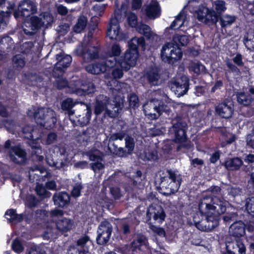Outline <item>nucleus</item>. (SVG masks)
Listing matches in <instances>:
<instances>
[{
  "instance_id": "nucleus-1",
  "label": "nucleus",
  "mask_w": 254,
  "mask_h": 254,
  "mask_svg": "<svg viewBox=\"0 0 254 254\" xmlns=\"http://www.w3.org/2000/svg\"><path fill=\"white\" fill-rule=\"evenodd\" d=\"M113 99L100 95L97 96L94 106V113L96 116L101 114L104 117L115 118L118 116L124 107V96L123 93L114 88H111Z\"/></svg>"
},
{
  "instance_id": "nucleus-2",
  "label": "nucleus",
  "mask_w": 254,
  "mask_h": 254,
  "mask_svg": "<svg viewBox=\"0 0 254 254\" xmlns=\"http://www.w3.org/2000/svg\"><path fill=\"white\" fill-rule=\"evenodd\" d=\"M166 176L160 178L159 185L161 193L165 195H170L178 190L182 177L180 174L171 170H168Z\"/></svg>"
},
{
  "instance_id": "nucleus-3",
  "label": "nucleus",
  "mask_w": 254,
  "mask_h": 254,
  "mask_svg": "<svg viewBox=\"0 0 254 254\" xmlns=\"http://www.w3.org/2000/svg\"><path fill=\"white\" fill-rule=\"evenodd\" d=\"M104 146L103 150L106 155L114 154L118 157H125L131 154L134 148V141L131 136H127L125 147H119L117 144L113 143L110 145L106 142L104 141L102 147Z\"/></svg>"
},
{
  "instance_id": "nucleus-4",
  "label": "nucleus",
  "mask_w": 254,
  "mask_h": 254,
  "mask_svg": "<svg viewBox=\"0 0 254 254\" xmlns=\"http://www.w3.org/2000/svg\"><path fill=\"white\" fill-rule=\"evenodd\" d=\"M34 119L37 124L46 128H53L57 123L55 112L50 108H39L34 113Z\"/></svg>"
},
{
  "instance_id": "nucleus-5",
  "label": "nucleus",
  "mask_w": 254,
  "mask_h": 254,
  "mask_svg": "<svg viewBox=\"0 0 254 254\" xmlns=\"http://www.w3.org/2000/svg\"><path fill=\"white\" fill-rule=\"evenodd\" d=\"M172 125V129L175 135V140L183 142L186 139V129L187 124L182 117L177 114L171 120Z\"/></svg>"
},
{
  "instance_id": "nucleus-6",
  "label": "nucleus",
  "mask_w": 254,
  "mask_h": 254,
  "mask_svg": "<svg viewBox=\"0 0 254 254\" xmlns=\"http://www.w3.org/2000/svg\"><path fill=\"white\" fill-rule=\"evenodd\" d=\"M172 125V129L175 135V140L183 142L186 139V129L187 124L182 117L177 114L171 120Z\"/></svg>"
},
{
  "instance_id": "nucleus-7",
  "label": "nucleus",
  "mask_w": 254,
  "mask_h": 254,
  "mask_svg": "<svg viewBox=\"0 0 254 254\" xmlns=\"http://www.w3.org/2000/svg\"><path fill=\"white\" fill-rule=\"evenodd\" d=\"M37 4L32 0H22L18 5L17 10L14 12V16L16 18L20 16L27 17L31 15L37 13Z\"/></svg>"
},
{
  "instance_id": "nucleus-8",
  "label": "nucleus",
  "mask_w": 254,
  "mask_h": 254,
  "mask_svg": "<svg viewBox=\"0 0 254 254\" xmlns=\"http://www.w3.org/2000/svg\"><path fill=\"white\" fill-rule=\"evenodd\" d=\"M169 86L172 92L181 97L187 92L189 87V80L188 77L183 75L169 82Z\"/></svg>"
},
{
  "instance_id": "nucleus-9",
  "label": "nucleus",
  "mask_w": 254,
  "mask_h": 254,
  "mask_svg": "<svg viewBox=\"0 0 254 254\" xmlns=\"http://www.w3.org/2000/svg\"><path fill=\"white\" fill-rule=\"evenodd\" d=\"M54 147L58 148L59 152H57L54 155H49L47 156L46 161L49 166L60 169L66 164V159L64 155L66 149L64 147H58L57 146H54Z\"/></svg>"
},
{
  "instance_id": "nucleus-10",
  "label": "nucleus",
  "mask_w": 254,
  "mask_h": 254,
  "mask_svg": "<svg viewBox=\"0 0 254 254\" xmlns=\"http://www.w3.org/2000/svg\"><path fill=\"white\" fill-rule=\"evenodd\" d=\"M76 53L78 55L81 56L85 61L89 62L99 58V48L92 44L88 45L82 44L77 49Z\"/></svg>"
},
{
  "instance_id": "nucleus-11",
  "label": "nucleus",
  "mask_w": 254,
  "mask_h": 254,
  "mask_svg": "<svg viewBox=\"0 0 254 254\" xmlns=\"http://www.w3.org/2000/svg\"><path fill=\"white\" fill-rule=\"evenodd\" d=\"M206 215V218L200 221H196L194 216L193 221L198 229L203 231H210L219 225V218L214 215Z\"/></svg>"
},
{
  "instance_id": "nucleus-12",
  "label": "nucleus",
  "mask_w": 254,
  "mask_h": 254,
  "mask_svg": "<svg viewBox=\"0 0 254 254\" xmlns=\"http://www.w3.org/2000/svg\"><path fill=\"white\" fill-rule=\"evenodd\" d=\"M7 155L10 160L18 165H24L27 161V153L20 145L13 146L8 150Z\"/></svg>"
},
{
  "instance_id": "nucleus-13",
  "label": "nucleus",
  "mask_w": 254,
  "mask_h": 254,
  "mask_svg": "<svg viewBox=\"0 0 254 254\" xmlns=\"http://www.w3.org/2000/svg\"><path fill=\"white\" fill-rule=\"evenodd\" d=\"M56 59L57 63L53 70V75L57 77V72L59 71L62 73L64 69L70 65L72 58L69 55H65L60 51L56 53Z\"/></svg>"
},
{
  "instance_id": "nucleus-14",
  "label": "nucleus",
  "mask_w": 254,
  "mask_h": 254,
  "mask_svg": "<svg viewBox=\"0 0 254 254\" xmlns=\"http://www.w3.org/2000/svg\"><path fill=\"white\" fill-rule=\"evenodd\" d=\"M161 102L154 99L148 101L144 105L145 114L151 120L158 119L161 116Z\"/></svg>"
},
{
  "instance_id": "nucleus-15",
  "label": "nucleus",
  "mask_w": 254,
  "mask_h": 254,
  "mask_svg": "<svg viewBox=\"0 0 254 254\" xmlns=\"http://www.w3.org/2000/svg\"><path fill=\"white\" fill-rule=\"evenodd\" d=\"M112 226L108 221H103L99 226L97 231V243L99 245H104L109 240L112 232Z\"/></svg>"
},
{
  "instance_id": "nucleus-16",
  "label": "nucleus",
  "mask_w": 254,
  "mask_h": 254,
  "mask_svg": "<svg viewBox=\"0 0 254 254\" xmlns=\"http://www.w3.org/2000/svg\"><path fill=\"white\" fill-rule=\"evenodd\" d=\"M196 12L197 18L199 21L212 23H216L218 21V15L216 12L205 6H200Z\"/></svg>"
},
{
  "instance_id": "nucleus-17",
  "label": "nucleus",
  "mask_w": 254,
  "mask_h": 254,
  "mask_svg": "<svg viewBox=\"0 0 254 254\" xmlns=\"http://www.w3.org/2000/svg\"><path fill=\"white\" fill-rule=\"evenodd\" d=\"M138 56V51L127 50L124 57L120 58V60L118 61L119 64L123 69L127 70L130 67L134 66L136 64Z\"/></svg>"
},
{
  "instance_id": "nucleus-18",
  "label": "nucleus",
  "mask_w": 254,
  "mask_h": 254,
  "mask_svg": "<svg viewBox=\"0 0 254 254\" xmlns=\"http://www.w3.org/2000/svg\"><path fill=\"white\" fill-rule=\"evenodd\" d=\"M89 238L85 236L77 240L75 246L71 247L67 254H86L89 252L88 246Z\"/></svg>"
},
{
  "instance_id": "nucleus-19",
  "label": "nucleus",
  "mask_w": 254,
  "mask_h": 254,
  "mask_svg": "<svg viewBox=\"0 0 254 254\" xmlns=\"http://www.w3.org/2000/svg\"><path fill=\"white\" fill-rule=\"evenodd\" d=\"M146 216L148 220L152 217L155 221L161 223L165 219V214L161 206L151 205L148 208Z\"/></svg>"
},
{
  "instance_id": "nucleus-20",
  "label": "nucleus",
  "mask_w": 254,
  "mask_h": 254,
  "mask_svg": "<svg viewBox=\"0 0 254 254\" xmlns=\"http://www.w3.org/2000/svg\"><path fill=\"white\" fill-rule=\"evenodd\" d=\"M120 26L117 18H111L110 23L107 30V35L111 39L121 40L123 35L120 31Z\"/></svg>"
},
{
  "instance_id": "nucleus-21",
  "label": "nucleus",
  "mask_w": 254,
  "mask_h": 254,
  "mask_svg": "<svg viewBox=\"0 0 254 254\" xmlns=\"http://www.w3.org/2000/svg\"><path fill=\"white\" fill-rule=\"evenodd\" d=\"M216 113L221 118L228 119L234 113L233 106L230 102H223L218 104L215 108Z\"/></svg>"
},
{
  "instance_id": "nucleus-22",
  "label": "nucleus",
  "mask_w": 254,
  "mask_h": 254,
  "mask_svg": "<svg viewBox=\"0 0 254 254\" xmlns=\"http://www.w3.org/2000/svg\"><path fill=\"white\" fill-rule=\"evenodd\" d=\"M213 196L210 195L203 196L199 201L198 209L202 214L212 215L211 207H212Z\"/></svg>"
},
{
  "instance_id": "nucleus-23",
  "label": "nucleus",
  "mask_w": 254,
  "mask_h": 254,
  "mask_svg": "<svg viewBox=\"0 0 254 254\" xmlns=\"http://www.w3.org/2000/svg\"><path fill=\"white\" fill-rule=\"evenodd\" d=\"M229 232L230 235L234 237V239H228L227 241H231L235 239L242 240L239 238L243 236L245 233V225L242 221L234 222L229 227Z\"/></svg>"
},
{
  "instance_id": "nucleus-24",
  "label": "nucleus",
  "mask_w": 254,
  "mask_h": 254,
  "mask_svg": "<svg viewBox=\"0 0 254 254\" xmlns=\"http://www.w3.org/2000/svg\"><path fill=\"white\" fill-rule=\"evenodd\" d=\"M39 27L48 28L54 21L53 15L47 11L40 13L38 16H34Z\"/></svg>"
},
{
  "instance_id": "nucleus-25",
  "label": "nucleus",
  "mask_w": 254,
  "mask_h": 254,
  "mask_svg": "<svg viewBox=\"0 0 254 254\" xmlns=\"http://www.w3.org/2000/svg\"><path fill=\"white\" fill-rule=\"evenodd\" d=\"M212 204V207L211 209L212 215L217 216L219 218V216L226 211V202L222 198L213 197Z\"/></svg>"
},
{
  "instance_id": "nucleus-26",
  "label": "nucleus",
  "mask_w": 254,
  "mask_h": 254,
  "mask_svg": "<svg viewBox=\"0 0 254 254\" xmlns=\"http://www.w3.org/2000/svg\"><path fill=\"white\" fill-rule=\"evenodd\" d=\"M22 29L25 34L31 36L35 34L40 28L33 16L30 18V20L25 21L23 23Z\"/></svg>"
},
{
  "instance_id": "nucleus-27",
  "label": "nucleus",
  "mask_w": 254,
  "mask_h": 254,
  "mask_svg": "<svg viewBox=\"0 0 254 254\" xmlns=\"http://www.w3.org/2000/svg\"><path fill=\"white\" fill-rule=\"evenodd\" d=\"M53 199L55 205L60 207H64L69 203L70 196L65 192H59L54 194Z\"/></svg>"
},
{
  "instance_id": "nucleus-28",
  "label": "nucleus",
  "mask_w": 254,
  "mask_h": 254,
  "mask_svg": "<svg viewBox=\"0 0 254 254\" xmlns=\"http://www.w3.org/2000/svg\"><path fill=\"white\" fill-rule=\"evenodd\" d=\"M146 15L150 18L154 19L158 17L160 13V8L157 1L152 0L145 9Z\"/></svg>"
},
{
  "instance_id": "nucleus-29",
  "label": "nucleus",
  "mask_w": 254,
  "mask_h": 254,
  "mask_svg": "<svg viewBox=\"0 0 254 254\" xmlns=\"http://www.w3.org/2000/svg\"><path fill=\"white\" fill-rule=\"evenodd\" d=\"M145 76L151 85H157L160 82V75L156 67L151 68L147 71Z\"/></svg>"
},
{
  "instance_id": "nucleus-30",
  "label": "nucleus",
  "mask_w": 254,
  "mask_h": 254,
  "mask_svg": "<svg viewBox=\"0 0 254 254\" xmlns=\"http://www.w3.org/2000/svg\"><path fill=\"white\" fill-rule=\"evenodd\" d=\"M95 89L94 84L92 82H88L86 85H82L81 88L73 89L72 92L77 95L82 96L94 92Z\"/></svg>"
},
{
  "instance_id": "nucleus-31",
  "label": "nucleus",
  "mask_w": 254,
  "mask_h": 254,
  "mask_svg": "<svg viewBox=\"0 0 254 254\" xmlns=\"http://www.w3.org/2000/svg\"><path fill=\"white\" fill-rule=\"evenodd\" d=\"M161 116L163 119H166L171 120L178 114L176 112L175 109L167 105L161 104Z\"/></svg>"
},
{
  "instance_id": "nucleus-32",
  "label": "nucleus",
  "mask_w": 254,
  "mask_h": 254,
  "mask_svg": "<svg viewBox=\"0 0 254 254\" xmlns=\"http://www.w3.org/2000/svg\"><path fill=\"white\" fill-rule=\"evenodd\" d=\"M76 104V102H73L72 98H68L62 102L61 109L70 117L74 114V110H73V107Z\"/></svg>"
},
{
  "instance_id": "nucleus-33",
  "label": "nucleus",
  "mask_w": 254,
  "mask_h": 254,
  "mask_svg": "<svg viewBox=\"0 0 254 254\" xmlns=\"http://www.w3.org/2000/svg\"><path fill=\"white\" fill-rule=\"evenodd\" d=\"M128 51H137L138 47H140L143 50L145 49V45L144 38L141 37L140 38H132L128 42Z\"/></svg>"
},
{
  "instance_id": "nucleus-34",
  "label": "nucleus",
  "mask_w": 254,
  "mask_h": 254,
  "mask_svg": "<svg viewBox=\"0 0 254 254\" xmlns=\"http://www.w3.org/2000/svg\"><path fill=\"white\" fill-rule=\"evenodd\" d=\"M136 30L140 34H143L148 39L153 40L157 38V35L150 29L149 26L140 24L136 27Z\"/></svg>"
},
{
  "instance_id": "nucleus-35",
  "label": "nucleus",
  "mask_w": 254,
  "mask_h": 254,
  "mask_svg": "<svg viewBox=\"0 0 254 254\" xmlns=\"http://www.w3.org/2000/svg\"><path fill=\"white\" fill-rule=\"evenodd\" d=\"M187 20V16L185 11L182 10L176 17V19L172 22L170 29H175L180 28L184 25Z\"/></svg>"
},
{
  "instance_id": "nucleus-36",
  "label": "nucleus",
  "mask_w": 254,
  "mask_h": 254,
  "mask_svg": "<svg viewBox=\"0 0 254 254\" xmlns=\"http://www.w3.org/2000/svg\"><path fill=\"white\" fill-rule=\"evenodd\" d=\"M86 70L93 74H98L106 71V66L101 63L89 64L85 67Z\"/></svg>"
},
{
  "instance_id": "nucleus-37",
  "label": "nucleus",
  "mask_w": 254,
  "mask_h": 254,
  "mask_svg": "<svg viewBox=\"0 0 254 254\" xmlns=\"http://www.w3.org/2000/svg\"><path fill=\"white\" fill-rule=\"evenodd\" d=\"M238 102L243 106H248L252 103L254 98L248 92H239L237 94Z\"/></svg>"
},
{
  "instance_id": "nucleus-38",
  "label": "nucleus",
  "mask_w": 254,
  "mask_h": 254,
  "mask_svg": "<svg viewBox=\"0 0 254 254\" xmlns=\"http://www.w3.org/2000/svg\"><path fill=\"white\" fill-rule=\"evenodd\" d=\"M73 222L69 219H60L56 223L57 229L61 232H67L72 228Z\"/></svg>"
},
{
  "instance_id": "nucleus-39",
  "label": "nucleus",
  "mask_w": 254,
  "mask_h": 254,
  "mask_svg": "<svg viewBox=\"0 0 254 254\" xmlns=\"http://www.w3.org/2000/svg\"><path fill=\"white\" fill-rule=\"evenodd\" d=\"M242 164V160L238 157L229 159L225 162V167L232 171L239 170Z\"/></svg>"
},
{
  "instance_id": "nucleus-40",
  "label": "nucleus",
  "mask_w": 254,
  "mask_h": 254,
  "mask_svg": "<svg viewBox=\"0 0 254 254\" xmlns=\"http://www.w3.org/2000/svg\"><path fill=\"white\" fill-rule=\"evenodd\" d=\"M5 215L10 223L14 224L20 222L23 219V214H16V211L12 209L7 210L5 212Z\"/></svg>"
},
{
  "instance_id": "nucleus-41",
  "label": "nucleus",
  "mask_w": 254,
  "mask_h": 254,
  "mask_svg": "<svg viewBox=\"0 0 254 254\" xmlns=\"http://www.w3.org/2000/svg\"><path fill=\"white\" fill-rule=\"evenodd\" d=\"M174 50V44L172 43H167L164 45L161 52V57L163 61L166 62L169 61V56Z\"/></svg>"
},
{
  "instance_id": "nucleus-42",
  "label": "nucleus",
  "mask_w": 254,
  "mask_h": 254,
  "mask_svg": "<svg viewBox=\"0 0 254 254\" xmlns=\"http://www.w3.org/2000/svg\"><path fill=\"white\" fill-rule=\"evenodd\" d=\"M87 24V19L86 17L83 15L80 16L73 27V31L77 33L81 32L86 27Z\"/></svg>"
},
{
  "instance_id": "nucleus-43",
  "label": "nucleus",
  "mask_w": 254,
  "mask_h": 254,
  "mask_svg": "<svg viewBox=\"0 0 254 254\" xmlns=\"http://www.w3.org/2000/svg\"><path fill=\"white\" fill-rule=\"evenodd\" d=\"M91 114L92 111L90 107L86 105V113L82 115H79L78 117L77 121L79 124L82 126H84L88 124L90 120Z\"/></svg>"
},
{
  "instance_id": "nucleus-44",
  "label": "nucleus",
  "mask_w": 254,
  "mask_h": 254,
  "mask_svg": "<svg viewBox=\"0 0 254 254\" xmlns=\"http://www.w3.org/2000/svg\"><path fill=\"white\" fill-rule=\"evenodd\" d=\"M173 41L178 46H185L189 43L190 39L187 35L177 34L173 36Z\"/></svg>"
},
{
  "instance_id": "nucleus-45",
  "label": "nucleus",
  "mask_w": 254,
  "mask_h": 254,
  "mask_svg": "<svg viewBox=\"0 0 254 254\" xmlns=\"http://www.w3.org/2000/svg\"><path fill=\"white\" fill-rule=\"evenodd\" d=\"M236 16L234 15L225 14L220 18L221 26L225 28L232 25L236 20Z\"/></svg>"
},
{
  "instance_id": "nucleus-46",
  "label": "nucleus",
  "mask_w": 254,
  "mask_h": 254,
  "mask_svg": "<svg viewBox=\"0 0 254 254\" xmlns=\"http://www.w3.org/2000/svg\"><path fill=\"white\" fill-rule=\"evenodd\" d=\"M23 133L25 135V137L29 139H36L39 138L35 135L37 132L36 129L33 128V127L30 126H26L23 128Z\"/></svg>"
},
{
  "instance_id": "nucleus-47",
  "label": "nucleus",
  "mask_w": 254,
  "mask_h": 254,
  "mask_svg": "<svg viewBox=\"0 0 254 254\" xmlns=\"http://www.w3.org/2000/svg\"><path fill=\"white\" fill-rule=\"evenodd\" d=\"M190 70L193 71L197 75L205 73V66L199 62H192L189 66Z\"/></svg>"
},
{
  "instance_id": "nucleus-48",
  "label": "nucleus",
  "mask_w": 254,
  "mask_h": 254,
  "mask_svg": "<svg viewBox=\"0 0 254 254\" xmlns=\"http://www.w3.org/2000/svg\"><path fill=\"white\" fill-rule=\"evenodd\" d=\"M129 136L126 130H121L112 133L109 138V141H115L117 140H122L125 139V143L126 142V138Z\"/></svg>"
},
{
  "instance_id": "nucleus-49",
  "label": "nucleus",
  "mask_w": 254,
  "mask_h": 254,
  "mask_svg": "<svg viewBox=\"0 0 254 254\" xmlns=\"http://www.w3.org/2000/svg\"><path fill=\"white\" fill-rule=\"evenodd\" d=\"M120 60V58H117L111 55L110 53H107L105 58L104 65L107 67H112L116 64H119L118 61Z\"/></svg>"
},
{
  "instance_id": "nucleus-50",
  "label": "nucleus",
  "mask_w": 254,
  "mask_h": 254,
  "mask_svg": "<svg viewBox=\"0 0 254 254\" xmlns=\"http://www.w3.org/2000/svg\"><path fill=\"white\" fill-rule=\"evenodd\" d=\"M87 155L91 161H95V160H102L104 154L103 152L98 149H92L87 152Z\"/></svg>"
},
{
  "instance_id": "nucleus-51",
  "label": "nucleus",
  "mask_w": 254,
  "mask_h": 254,
  "mask_svg": "<svg viewBox=\"0 0 254 254\" xmlns=\"http://www.w3.org/2000/svg\"><path fill=\"white\" fill-rule=\"evenodd\" d=\"M182 56V53L181 50L174 47V50H173V52L171 53V54L169 56V61H167L166 62L169 64L173 63L174 61L181 59Z\"/></svg>"
},
{
  "instance_id": "nucleus-52",
  "label": "nucleus",
  "mask_w": 254,
  "mask_h": 254,
  "mask_svg": "<svg viewBox=\"0 0 254 254\" xmlns=\"http://www.w3.org/2000/svg\"><path fill=\"white\" fill-rule=\"evenodd\" d=\"M95 133V131L91 127L87 128L86 130H83L79 133L78 136L81 137L83 141L87 142L90 139L91 136Z\"/></svg>"
},
{
  "instance_id": "nucleus-53",
  "label": "nucleus",
  "mask_w": 254,
  "mask_h": 254,
  "mask_svg": "<svg viewBox=\"0 0 254 254\" xmlns=\"http://www.w3.org/2000/svg\"><path fill=\"white\" fill-rule=\"evenodd\" d=\"M14 6L13 2H6L5 0H0V12L8 13V10L12 9Z\"/></svg>"
},
{
  "instance_id": "nucleus-54",
  "label": "nucleus",
  "mask_w": 254,
  "mask_h": 254,
  "mask_svg": "<svg viewBox=\"0 0 254 254\" xmlns=\"http://www.w3.org/2000/svg\"><path fill=\"white\" fill-rule=\"evenodd\" d=\"M213 6L217 12L219 14H221L227 9L225 2L221 0L214 1L213 2Z\"/></svg>"
},
{
  "instance_id": "nucleus-55",
  "label": "nucleus",
  "mask_w": 254,
  "mask_h": 254,
  "mask_svg": "<svg viewBox=\"0 0 254 254\" xmlns=\"http://www.w3.org/2000/svg\"><path fill=\"white\" fill-rule=\"evenodd\" d=\"M112 76L114 79H112L111 81H109L107 83L108 86H112V83H113L114 84L117 83V81L115 79L116 78H121L123 75V72L122 69L119 68H115L113 70L112 73Z\"/></svg>"
},
{
  "instance_id": "nucleus-56",
  "label": "nucleus",
  "mask_w": 254,
  "mask_h": 254,
  "mask_svg": "<svg viewBox=\"0 0 254 254\" xmlns=\"http://www.w3.org/2000/svg\"><path fill=\"white\" fill-rule=\"evenodd\" d=\"M144 159L148 161H155L158 159V156L156 150H145L144 152Z\"/></svg>"
},
{
  "instance_id": "nucleus-57",
  "label": "nucleus",
  "mask_w": 254,
  "mask_h": 254,
  "mask_svg": "<svg viewBox=\"0 0 254 254\" xmlns=\"http://www.w3.org/2000/svg\"><path fill=\"white\" fill-rule=\"evenodd\" d=\"M36 191L38 195L43 198L49 197L51 196V193L47 190L44 186L41 185H38L36 188Z\"/></svg>"
},
{
  "instance_id": "nucleus-58",
  "label": "nucleus",
  "mask_w": 254,
  "mask_h": 254,
  "mask_svg": "<svg viewBox=\"0 0 254 254\" xmlns=\"http://www.w3.org/2000/svg\"><path fill=\"white\" fill-rule=\"evenodd\" d=\"M56 236V229L52 228L50 226H47L46 231L42 235L44 239L47 240L55 238Z\"/></svg>"
},
{
  "instance_id": "nucleus-59",
  "label": "nucleus",
  "mask_w": 254,
  "mask_h": 254,
  "mask_svg": "<svg viewBox=\"0 0 254 254\" xmlns=\"http://www.w3.org/2000/svg\"><path fill=\"white\" fill-rule=\"evenodd\" d=\"M145 238L144 236H140L131 243V246L134 249H140L141 246L145 245Z\"/></svg>"
},
{
  "instance_id": "nucleus-60",
  "label": "nucleus",
  "mask_w": 254,
  "mask_h": 254,
  "mask_svg": "<svg viewBox=\"0 0 254 254\" xmlns=\"http://www.w3.org/2000/svg\"><path fill=\"white\" fill-rule=\"evenodd\" d=\"M56 87L59 89H62L68 85V82L65 78L58 76L55 83Z\"/></svg>"
},
{
  "instance_id": "nucleus-61",
  "label": "nucleus",
  "mask_w": 254,
  "mask_h": 254,
  "mask_svg": "<svg viewBox=\"0 0 254 254\" xmlns=\"http://www.w3.org/2000/svg\"><path fill=\"white\" fill-rule=\"evenodd\" d=\"M246 206L248 213L254 217V197L248 198L247 199Z\"/></svg>"
},
{
  "instance_id": "nucleus-62",
  "label": "nucleus",
  "mask_w": 254,
  "mask_h": 254,
  "mask_svg": "<svg viewBox=\"0 0 254 254\" xmlns=\"http://www.w3.org/2000/svg\"><path fill=\"white\" fill-rule=\"evenodd\" d=\"M13 64L17 68H22L25 65V61L20 55H16L12 60Z\"/></svg>"
},
{
  "instance_id": "nucleus-63",
  "label": "nucleus",
  "mask_w": 254,
  "mask_h": 254,
  "mask_svg": "<svg viewBox=\"0 0 254 254\" xmlns=\"http://www.w3.org/2000/svg\"><path fill=\"white\" fill-rule=\"evenodd\" d=\"M12 250L17 253L22 252L24 250V247L21 242L18 239H15L11 244Z\"/></svg>"
},
{
  "instance_id": "nucleus-64",
  "label": "nucleus",
  "mask_w": 254,
  "mask_h": 254,
  "mask_svg": "<svg viewBox=\"0 0 254 254\" xmlns=\"http://www.w3.org/2000/svg\"><path fill=\"white\" fill-rule=\"evenodd\" d=\"M33 47V43L28 42L23 43L20 47V50L22 53L27 54L30 53Z\"/></svg>"
}]
</instances>
